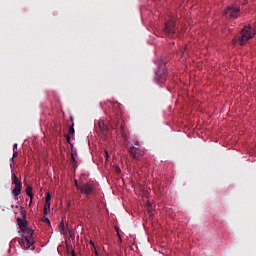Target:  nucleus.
I'll use <instances>...</instances> for the list:
<instances>
[{
  "label": "nucleus",
  "instance_id": "obj_16",
  "mask_svg": "<svg viewBox=\"0 0 256 256\" xmlns=\"http://www.w3.org/2000/svg\"><path fill=\"white\" fill-rule=\"evenodd\" d=\"M122 137H127V134L125 133V126H120Z\"/></svg>",
  "mask_w": 256,
  "mask_h": 256
},
{
  "label": "nucleus",
  "instance_id": "obj_26",
  "mask_svg": "<svg viewBox=\"0 0 256 256\" xmlns=\"http://www.w3.org/2000/svg\"><path fill=\"white\" fill-rule=\"evenodd\" d=\"M72 255L75 256V251H72Z\"/></svg>",
  "mask_w": 256,
  "mask_h": 256
},
{
  "label": "nucleus",
  "instance_id": "obj_1",
  "mask_svg": "<svg viewBox=\"0 0 256 256\" xmlns=\"http://www.w3.org/2000/svg\"><path fill=\"white\" fill-rule=\"evenodd\" d=\"M256 31L251 28V26H245L244 29L240 33V37L238 39L240 45H245L249 39H253L255 37Z\"/></svg>",
  "mask_w": 256,
  "mask_h": 256
},
{
  "label": "nucleus",
  "instance_id": "obj_21",
  "mask_svg": "<svg viewBox=\"0 0 256 256\" xmlns=\"http://www.w3.org/2000/svg\"><path fill=\"white\" fill-rule=\"evenodd\" d=\"M17 143L13 144V151H17Z\"/></svg>",
  "mask_w": 256,
  "mask_h": 256
},
{
  "label": "nucleus",
  "instance_id": "obj_20",
  "mask_svg": "<svg viewBox=\"0 0 256 256\" xmlns=\"http://www.w3.org/2000/svg\"><path fill=\"white\" fill-rule=\"evenodd\" d=\"M14 167H15V166L13 165V162H12V163L10 164V169H11V171H12V174L15 173V171L13 170Z\"/></svg>",
  "mask_w": 256,
  "mask_h": 256
},
{
  "label": "nucleus",
  "instance_id": "obj_7",
  "mask_svg": "<svg viewBox=\"0 0 256 256\" xmlns=\"http://www.w3.org/2000/svg\"><path fill=\"white\" fill-rule=\"evenodd\" d=\"M164 32L166 35H173L175 33V19L171 18L165 23Z\"/></svg>",
  "mask_w": 256,
  "mask_h": 256
},
{
  "label": "nucleus",
  "instance_id": "obj_24",
  "mask_svg": "<svg viewBox=\"0 0 256 256\" xmlns=\"http://www.w3.org/2000/svg\"><path fill=\"white\" fill-rule=\"evenodd\" d=\"M46 223H51V221H49V218H45Z\"/></svg>",
  "mask_w": 256,
  "mask_h": 256
},
{
  "label": "nucleus",
  "instance_id": "obj_10",
  "mask_svg": "<svg viewBox=\"0 0 256 256\" xmlns=\"http://www.w3.org/2000/svg\"><path fill=\"white\" fill-rule=\"evenodd\" d=\"M21 189H23V186H15L12 190V195H14V197H19V195H21Z\"/></svg>",
  "mask_w": 256,
  "mask_h": 256
},
{
  "label": "nucleus",
  "instance_id": "obj_3",
  "mask_svg": "<svg viewBox=\"0 0 256 256\" xmlns=\"http://www.w3.org/2000/svg\"><path fill=\"white\" fill-rule=\"evenodd\" d=\"M24 249H35V240H33V230H27V235L22 237Z\"/></svg>",
  "mask_w": 256,
  "mask_h": 256
},
{
  "label": "nucleus",
  "instance_id": "obj_14",
  "mask_svg": "<svg viewBox=\"0 0 256 256\" xmlns=\"http://www.w3.org/2000/svg\"><path fill=\"white\" fill-rule=\"evenodd\" d=\"M17 155H19V152H17V150H13V155H12V158H11L12 163H15V157H17Z\"/></svg>",
  "mask_w": 256,
  "mask_h": 256
},
{
  "label": "nucleus",
  "instance_id": "obj_6",
  "mask_svg": "<svg viewBox=\"0 0 256 256\" xmlns=\"http://www.w3.org/2000/svg\"><path fill=\"white\" fill-rule=\"evenodd\" d=\"M20 217L22 218H17V224L21 231L25 232L27 231V220L25 219L27 217V211L23 207H20Z\"/></svg>",
  "mask_w": 256,
  "mask_h": 256
},
{
  "label": "nucleus",
  "instance_id": "obj_22",
  "mask_svg": "<svg viewBox=\"0 0 256 256\" xmlns=\"http://www.w3.org/2000/svg\"><path fill=\"white\" fill-rule=\"evenodd\" d=\"M232 43H233V45H235V43H237V38H234V39L232 40Z\"/></svg>",
  "mask_w": 256,
  "mask_h": 256
},
{
  "label": "nucleus",
  "instance_id": "obj_13",
  "mask_svg": "<svg viewBox=\"0 0 256 256\" xmlns=\"http://www.w3.org/2000/svg\"><path fill=\"white\" fill-rule=\"evenodd\" d=\"M51 213V203H45L44 205V215Z\"/></svg>",
  "mask_w": 256,
  "mask_h": 256
},
{
  "label": "nucleus",
  "instance_id": "obj_29",
  "mask_svg": "<svg viewBox=\"0 0 256 256\" xmlns=\"http://www.w3.org/2000/svg\"><path fill=\"white\" fill-rule=\"evenodd\" d=\"M17 209H19V206H16Z\"/></svg>",
  "mask_w": 256,
  "mask_h": 256
},
{
  "label": "nucleus",
  "instance_id": "obj_5",
  "mask_svg": "<svg viewBox=\"0 0 256 256\" xmlns=\"http://www.w3.org/2000/svg\"><path fill=\"white\" fill-rule=\"evenodd\" d=\"M167 80V69L165 68L164 64L158 67L156 71V81L159 85L165 83Z\"/></svg>",
  "mask_w": 256,
  "mask_h": 256
},
{
  "label": "nucleus",
  "instance_id": "obj_27",
  "mask_svg": "<svg viewBox=\"0 0 256 256\" xmlns=\"http://www.w3.org/2000/svg\"><path fill=\"white\" fill-rule=\"evenodd\" d=\"M118 237H121V235L118 233Z\"/></svg>",
  "mask_w": 256,
  "mask_h": 256
},
{
  "label": "nucleus",
  "instance_id": "obj_2",
  "mask_svg": "<svg viewBox=\"0 0 256 256\" xmlns=\"http://www.w3.org/2000/svg\"><path fill=\"white\" fill-rule=\"evenodd\" d=\"M241 7L237 4H232L224 10L226 19H238Z\"/></svg>",
  "mask_w": 256,
  "mask_h": 256
},
{
  "label": "nucleus",
  "instance_id": "obj_8",
  "mask_svg": "<svg viewBox=\"0 0 256 256\" xmlns=\"http://www.w3.org/2000/svg\"><path fill=\"white\" fill-rule=\"evenodd\" d=\"M130 154L134 159H141L143 155H145V151L135 147V146H130Z\"/></svg>",
  "mask_w": 256,
  "mask_h": 256
},
{
  "label": "nucleus",
  "instance_id": "obj_4",
  "mask_svg": "<svg viewBox=\"0 0 256 256\" xmlns=\"http://www.w3.org/2000/svg\"><path fill=\"white\" fill-rule=\"evenodd\" d=\"M75 185L83 195H91L95 191V186L92 183L81 184L75 180Z\"/></svg>",
  "mask_w": 256,
  "mask_h": 256
},
{
  "label": "nucleus",
  "instance_id": "obj_17",
  "mask_svg": "<svg viewBox=\"0 0 256 256\" xmlns=\"http://www.w3.org/2000/svg\"><path fill=\"white\" fill-rule=\"evenodd\" d=\"M69 133H71L72 135L75 133V128H73V126L69 128Z\"/></svg>",
  "mask_w": 256,
  "mask_h": 256
},
{
  "label": "nucleus",
  "instance_id": "obj_25",
  "mask_svg": "<svg viewBox=\"0 0 256 256\" xmlns=\"http://www.w3.org/2000/svg\"><path fill=\"white\" fill-rule=\"evenodd\" d=\"M134 145L139 146V141H136V142L134 143Z\"/></svg>",
  "mask_w": 256,
  "mask_h": 256
},
{
  "label": "nucleus",
  "instance_id": "obj_15",
  "mask_svg": "<svg viewBox=\"0 0 256 256\" xmlns=\"http://www.w3.org/2000/svg\"><path fill=\"white\" fill-rule=\"evenodd\" d=\"M45 203H51V194L49 192L46 194Z\"/></svg>",
  "mask_w": 256,
  "mask_h": 256
},
{
  "label": "nucleus",
  "instance_id": "obj_9",
  "mask_svg": "<svg viewBox=\"0 0 256 256\" xmlns=\"http://www.w3.org/2000/svg\"><path fill=\"white\" fill-rule=\"evenodd\" d=\"M12 184L16 186H23V183H21V181H19V178H17V175L15 174V172L12 173Z\"/></svg>",
  "mask_w": 256,
  "mask_h": 256
},
{
  "label": "nucleus",
  "instance_id": "obj_23",
  "mask_svg": "<svg viewBox=\"0 0 256 256\" xmlns=\"http://www.w3.org/2000/svg\"><path fill=\"white\" fill-rule=\"evenodd\" d=\"M71 141V137L68 135L67 136V142L69 143Z\"/></svg>",
  "mask_w": 256,
  "mask_h": 256
},
{
  "label": "nucleus",
  "instance_id": "obj_11",
  "mask_svg": "<svg viewBox=\"0 0 256 256\" xmlns=\"http://www.w3.org/2000/svg\"><path fill=\"white\" fill-rule=\"evenodd\" d=\"M26 194L28 195V197H30V202H29V204L31 205V204L33 203V187L27 186V188H26Z\"/></svg>",
  "mask_w": 256,
  "mask_h": 256
},
{
  "label": "nucleus",
  "instance_id": "obj_12",
  "mask_svg": "<svg viewBox=\"0 0 256 256\" xmlns=\"http://www.w3.org/2000/svg\"><path fill=\"white\" fill-rule=\"evenodd\" d=\"M98 127L100 131H107V126L105 125V121L103 120L98 121Z\"/></svg>",
  "mask_w": 256,
  "mask_h": 256
},
{
  "label": "nucleus",
  "instance_id": "obj_18",
  "mask_svg": "<svg viewBox=\"0 0 256 256\" xmlns=\"http://www.w3.org/2000/svg\"><path fill=\"white\" fill-rule=\"evenodd\" d=\"M105 157H106V161H109V152L107 150L105 151Z\"/></svg>",
  "mask_w": 256,
  "mask_h": 256
},
{
  "label": "nucleus",
  "instance_id": "obj_28",
  "mask_svg": "<svg viewBox=\"0 0 256 256\" xmlns=\"http://www.w3.org/2000/svg\"><path fill=\"white\" fill-rule=\"evenodd\" d=\"M90 244L95 245V244H93V242H90Z\"/></svg>",
  "mask_w": 256,
  "mask_h": 256
},
{
  "label": "nucleus",
  "instance_id": "obj_19",
  "mask_svg": "<svg viewBox=\"0 0 256 256\" xmlns=\"http://www.w3.org/2000/svg\"><path fill=\"white\" fill-rule=\"evenodd\" d=\"M115 171L117 174H119V173H121V168H119V166H116Z\"/></svg>",
  "mask_w": 256,
  "mask_h": 256
}]
</instances>
